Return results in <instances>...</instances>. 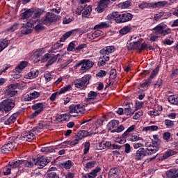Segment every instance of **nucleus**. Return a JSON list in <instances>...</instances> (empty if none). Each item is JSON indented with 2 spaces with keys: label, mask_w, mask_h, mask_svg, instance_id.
Masks as SVG:
<instances>
[{
  "label": "nucleus",
  "mask_w": 178,
  "mask_h": 178,
  "mask_svg": "<svg viewBox=\"0 0 178 178\" xmlns=\"http://www.w3.org/2000/svg\"><path fill=\"white\" fill-rule=\"evenodd\" d=\"M98 92L90 91L88 94V97L86 98V102H89L90 104H97L98 102Z\"/></svg>",
  "instance_id": "f3484780"
},
{
  "label": "nucleus",
  "mask_w": 178,
  "mask_h": 178,
  "mask_svg": "<svg viewBox=\"0 0 178 178\" xmlns=\"http://www.w3.org/2000/svg\"><path fill=\"white\" fill-rule=\"evenodd\" d=\"M20 84L19 83H13L8 86L6 90V94L8 97H15L16 94H17V87H19Z\"/></svg>",
  "instance_id": "2eb2a0df"
},
{
  "label": "nucleus",
  "mask_w": 178,
  "mask_h": 178,
  "mask_svg": "<svg viewBox=\"0 0 178 178\" xmlns=\"http://www.w3.org/2000/svg\"><path fill=\"white\" fill-rule=\"evenodd\" d=\"M170 5H172V3H168L166 1H162L156 3H153V8H165V6H169Z\"/></svg>",
  "instance_id": "393cba45"
},
{
  "label": "nucleus",
  "mask_w": 178,
  "mask_h": 178,
  "mask_svg": "<svg viewBox=\"0 0 178 178\" xmlns=\"http://www.w3.org/2000/svg\"><path fill=\"white\" fill-rule=\"evenodd\" d=\"M177 172V170L171 169L168 171V173H169L171 178H176V177H178V172L176 173ZM175 173H176V174H175Z\"/></svg>",
  "instance_id": "864d4df0"
},
{
  "label": "nucleus",
  "mask_w": 178,
  "mask_h": 178,
  "mask_svg": "<svg viewBox=\"0 0 178 178\" xmlns=\"http://www.w3.org/2000/svg\"><path fill=\"white\" fill-rule=\"evenodd\" d=\"M35 135L33 133V131H26L21 135V140L22 141H30V140H34Z\"/></svg>",
  "instance_id": "412c9836"
},
{
  "label": "nucleus",
  "mask_w": 178,
  "mask_h": 178,
  "mask_svg": "<svg viewBox=\"0 0 178 178\" xmlns=\"http://www.w3.org/2000/svg\"><path fill=\"white\" fill-rule=\"evenodd\" d=\"M152 83V79L151 78H149L147 80H145L143 83L140 84V87H142V88H144L145 87H149Z\"/></svg>",
  "instance_id": "3c124183"
},
{
  "label": "nucleus",
  "mask_w": 178,
  "mask_h": 178,
  "mask_svg": "<svg viewBox=\"0 0 178 178\" xmlns=\"http://www.w3.org/2000/svg\"><path fill=\"white\" fill-rule=\"evenodd\" d=\"M34 23L31 21H28L26 24H24L23 26L21 27V33L22 34H30L31 31H33V26H34Z\"/></svg>",
  "instance_id": "dca6fc26"
},
{
  "label": "nucleus",
  "mask_w": 178,
  "mask_h": 178,
  "mask_svg": "<svg viewBox=\"0 0 178 178\" xmlns=\"http://www.w3.org/2000/svg\"><path fill=\"white\" fill-rule=\"evenodd\" d=\"M15 148V142H11L3 145L0 149L1 154H8Z\"/></svg>",
  "instance_id": "a211bd4d"
},
{
  "label": "nucleus",
  "mask_w": 178,
  "mask_h": 178,
  "mask_svg": "<svg viewBox=\"0 0 178 178\" xmlns=\"http://www.w3.org/2000/svg\"><path fill=\"white\" fill-rule=\"evenodd\" d=\"M107 27H109V24H108V23L102 22L100 24L95 25L94 29L95 30H97V29H107Z\"/></svg>",
  "instance_id": "de8ad7c7"
},
{
  "label": "nucleus",
  "mask_w": 178,
  "mask_h": 178,
  "mask_svg": "<svg viewBox=\"0 0 178 178\" xmlns=\"http://www.w3.org/2000/svg\"><path fill=\"white\" fill-rule=\"evenodd\" d=\"M98 132H91L86 130L81 131L76 135V137L79 138V140H83L84 137H88V136H92V134H97Z\"/></svg>",
  "instance_id": "4be33fe9"
},
{
  "label": "nucleus",
  "mask_w": 178,
  "mask_h": 178,
  "mask_svg": "<svg viewBox=\"0 0 178 178\" xmlns=\"http://www.w3.org/2000/svg\"><path fill=\"white\" fill-rule=\"evenodd\" d=\"M13 77L15 79H20V77H22V72L20 71H16V70H14Z\"/></svg>",
  "instance_id": "680f3d73"
},
{
  "label": "nucleus",
  "mask_w": 178,
  "mask_h": 178,
  "mask_svg": "<svg viewBox=\"0 0 178 178\" xmlns=\"http://www.w3.org/2000/svg\"><path fill=\"white\" fill-rule=\"evenodd\" d=\"M74 163H73V161L68 160L63 163H61L62 168H64V169H70L72 166H73Z\"/></svg>",
  "instance_id": "ea45409f"
},
{
  "label": "nucleus",
  "mask_w": 178,
  "mask_h": 178,
  "mask_svg": "<svg viewBox=\"0 0 178 178\" xmlns=\"http://www.w3.org/2000/svg\"><path fill=\"white\" fill-rule=\"evenodd\" d=\"M113 52H115V47L113 46L106 47L100 50L101 56L106 58V60H109V56Z\"/></svg>",
  "instance_id": "4468645a"
},
{
  "label": "nucleus",
  "mask_w": 178,
  "mask_h": 178,
  "mask_svg": "<svg viewBox=\"0 0 178 178\" xmlns=\"http://www.w3.org/2000/svg\"><path fill=\"white\" fill-rule=\"evenodd\" d=\"M139 9H145V8H153V3H147L143 2L140 4H138Z\"/></svg>",
  "instance_id": "79ce46f5"
},
{
  "label": "nucleus",
  "mask_w": 178,
  "mask_h": 178,
  "mask_svg": "<svg viewBox=\"0 0 178 178\" xmlns=\"http://www.w3.org/2000/svg\"><path fill=\"white\" fill-rule=\"evenodd\" d=\"M159 127L156 125H152L149 127H145L143 128V130L145 131H156L158 130Z\"/></svg>",
  "instance_id": "a18cd8bd"
},
{
  "label": "nucleus",
  "mask_w": 178,
  "mask_h": 178,
  "mask_svg": "<svg viewBox=\"0 0 178 178\" xmlns=\"http://www.w3.org/2000/svg\"><path fill=\"white\" fill-rule=\"evenodd\" d=\"M164 123H165L167 129H172V127H173L175 126V123L173 122V121H172L170 120H165L164 121Z\"/></svg>",
  "instance_id": "4d7b16f0"
},
{
  "label": "nucleus",
  "mask_w": 178,
  "mask_h": 178,
  "mask_svg": "<svg viewBox=\"0 0 178 178\" xmlns=\"http://www.w3.org/2000/svg\"><path fill=\"white\" fill-rule=\"evenodd\" d=\"M49 162H51L49 159L42 156L41 157H38L37 159H35V166H38V169H42V168L47 166Z\"/></svg>",
  "instance_id": "ddd939ff"
},
{
  "label": "nucleus",
  "mask_w": 178,
  "mask_h": 178,
  "mask_svg": "<svg viewBox=\"0 0 178 178\" xmlns=\"http://www.w3.org/2000/svg\"><path fill=\"white\" fill-rule=\"evenodd\" d=\"M22 165H24L25 168H33L35 165V159H31L28 161H23Z\"/></svg>",
  "instance_id": "c9c22d12"
},
{
  "label": "nucleus",
  "mask_w": 178,
  "mask_h": 178,
  "mask_svg": "<svg viewBox=\"0 0 178 178\" xmlns=\"http://www.w3.org/2000/svg\"><path fill=\"white\" fill-rule=\"evenodd\" d=\"M44 14V8L32 9V18L29 19L34 24L38 23V19Z\"/></svg>",
  "instance_id": "9b49d317"
},
{
  "label": "nucleus",
  "mask_w": 178,
  "mask_h": 178,
  "mask_svg": "<svg viewBox=\"0 0 178 178\" xmlns=\"http://www.w3.org/2000/svg\"><path fill=\"white\" fill-rule=\"evenodd\" d=\"M28 63L26 61H22L16 67L15 72H23L27 67Z\"/></svg>",
  "instance_id": "72a5a7b5"
},
{
  "label": "nucleus",
  "mask_w": 178,
  "mask_h": 178,
  "mask_svg": "<svg viewBox=\"0 0 178 178\" xmlns=\"http://www.w3.org/2000/svg\"><path fill=\"white\" fill-rule=\"evenodd\" d=\"M45 106V104L44 103H36L32 106L33 111H35L32 114H31V119H34V118H37L41 112L44 111V107Z\"/></svg>",
  "instance_id": "6e6552de"
},
{
  "label": "nucleus",
  "mask_w": 178,
  "mask_h": 178,
  "mask_svg": "<svg viewBox=\"0 0 178 178\" xmlns=\"http://www.w3.org/2000/svg\"><path fill=\"white\" fill-rule=\"evenodd\" d=\"M102 34V31L97 30L92 33H88V38H89V40H95V38H98V37H100Z\"/></svg>",
  "instance_id": "473e14b6"
},
{
  "label": "nucleus",
  "mask_w": 178,
  "mask_h": 178,
  "mask_svg": "<svg viewBox=\"0 0 178 178\" xmlns=\"http://www.w3.org/2000/svg\"><path fill=\"white\" fill-rule=\"evenodd\" d=\"M164 15H165V12H163V11L157 13L156 14L154 15V16L153 17L154 22H159V19L161 17H163Z\"/></svg>",
  "instance_id": "37998d69"
},
{
  "label": "nucleus",
  "mask_w": 178,
  "mask_h": 178,
  "mask_svg": "<svg viewBox=\"0 0 178 178\" xmlns=\"http://www.w3.org/2000/svg\"><path fill=\"white\" fill-rule=\"evenodd\" d=\"M41 152H54V147H42L40 149Z\"/></svg>",
  "instance_id": "69168bd1"
},
{
  "label": "nucleus",
  "mask_w": 178,
  "mask_h": 178,
  "mask_svg": "<svg viewBox=\"0 0 178 178\" xmlns=\"http://www.w3.org/2000/svg\"><path fill=\"white\" fill-rule=\"evenodd\" d=\"M119 173H120L119 168H111L108 172V176L110 177L116 178L118 177V176H119Z\"/></svg>",
  "instance_id": "c85d7f7f"
},
{
  "label": "nucleus",
  "mask_w": 178,
  "mask_h": 178,
  "mask_svg": "<svg viewBox=\"0 0 178 178\" xmlns=\"http://www.w3.org/2000/svg\"><path fill=\"white\" fill-rule=\"evenodd\" d=\"M47 178H59V175L55 172H48L46 176Z\"/></svg>",
  "instance_id": "e2e57ef3"
},
{
  "label": "nucleus",
  "mask_w": 178,
  "mask_h": 178,
  "mask_svg": "<svg viewBox=\"0 0 178 178\" xmlns=\"http://www.w3.org/2000/svg\"><path fill=\"white\" fill-rule=\"evenodd\" d=\"M108 20L115 19L116 23H126V22H130L133 19V15L130 13H124L119 14L118 12H114L109 14L107 16Z\"/></svg>",
  "instance_id": "7ed1b4c3"
},
{
  "label": "nucleus",
  "mask_w": 178,
  "mask_h": 178,
  "mask_svg": "<svg viewBox=\"0 0 178 178\" xmlns=\"http://www.w3.org/2000/svg\"><path fill=\"white\" fill-rule=\"evenodd\" d=\"M19 29V24L15 23L13 26H11L10 28L7 29V31H10L11 33H13V31H15V30H17Z\"/></svg>",
  "instance_id": "bf43d9fd"
},
{
  "label": "nucleus",
  "mask_w": 178,
  "mask_h": 178,
  "mask_svg": "<svg viewBox=\"0 0 178 178\" xmlns=\"http://www.w3.org/2000/svg\"><path fill=\"white\" fill-rule=\"evenodd\" d=\"M116 74H117L116 70L115 69L111 70L110 71L109 79H111V80H115V79H116Z\"/></svg>",
  "instance_id": "774afa93"
},
{
  "label": "nucleus",
  "mask_w": 178,
  "mask_h": 178,
  "mask_svg": "<svg viewBox=\"0 0 178 178\" xmlns=\"http://www.w3.org/2000/svg\"><path fill=\"white\" fill-rule=\"evenodd\" d=\"M94 63H95L90 59H83L79 61V63L75 65V67H80L81 66L79 69L80 73H86L87 70H90V69L94 66Z\"/></svg>",
  "instance_id": "423d86ee"
},
{
  "label": "nucleus",
  "mask_w": 178,
  "mask_h": 178,
  "mask_svg": "<svg viewBox=\"0 0 178 178\" xmlns=\"http://www.w3.org/2000/svg\"><path fill=\"white\" fill-rule=\"evenodd\" d=\"M154 140H152V144L149 143V147H157V152L159 151V147H161V140L158 138V135L153 136Z\"/></svg>",
  "instance_id": "a878e982"
},
{
  "label": "nucleus",
  "mask_w": 178,
  "mask_h": 178,
  "mask_svg": "<svg viewBox=\"0 0 178 178\" xmlns=\"http://www.w3.org/2000/svg\"><path fill=\"white\" fill-rule=\"evenodd\" d=\"M168 102L173 105H177V97L175 96H169Z\"/></svg>",
  "instance_id": "13d9d810"
},
{
  "label": "nucleus",
  "mask_w": 178,
  "mask_h": 178,
  "mask_svg": "<svg viewBox=\"0 0 178 178\" xmlns=\"http://www.w3.org/2000/svg\"><path fill=\"white\" fill-rule=\"evenodd\" d=\"M15 100L6 99L0 103V112L8 113L15 108Z\"/></svg>",
  "instance_id": "39448f33"
},
{
  "label": "nucleus",
  "mask_w": 178,
  "mask_h": 178,
  "mask_svg": "<svg viewBox=\"0 0 178 178\" xmlns=\"http://www.w3.org/2000/svg\"><path fill=\"white\" fill-rule=\"evenodd\" d=\"M141 140H143V138L140 137V135L134 133L131 134V138H129V141H131L132 143L140 141Z\"/></svg>",
  "instance_id": "a19ab883"
},
{
  "label": "nucleus",
  "mask_w": 178,
  "mask_h": 178,
  "mask_svg": "<svg viewBox=\"0 0 178 178\" xmlns=\"http://www.w3.org/2000/svg\"><path fill=\"white\" fill-rule=\"evenodd\" d=\"M69 109L70 115H73V113L83 115L86 112V106L83 104L71 105Z\"/></svg>",
  "instance_id": "9d476101"
},
{
  "label": "nucleus",
  "mask_w": 178,
  "mask_h": 178,
  "mask_svg": "<svg viewBox=\"0 0 178 178\" xmlns=\"http://www.w3.org/2000/svg\"><path fill=\"white\" fill-rule=\"evenodd\" d=\"M109 130H111V131H113V130H116L118 129V126H119V121L116 120H111L108 124Z\"/></svg>",
  "instance_id": "7c9ffc66"
},
{
  "label": "nucleus",
  "mask_w": 178,
  "mask_h": 178,
  "mask_svg": "<svg viewBox=\"0 0 178 178\" xmlns=\"http://www.w3.org/2000/svg\"><path fill=\"white\" fill-rule=\"evenodd\" d=\"M80 140L81 139H80L79 137L76 136L74 140L65 142L64 144H67V145H71V146L77 145V143H79Z\"/></svg>",
  "instance_id": "8fccbe9b"
},
{
  "label": "nucleus",
  "mask_w": 178,
  "mask_h": 178,
  "mask_svg": "<svg viewBox=\"0 0 178 178\" xmlns=\"http://www.w3.org/2000/svg\"><path fill=\"white\" fill-rule=\"evenodd\" d=\"M173 155H176V152L173 150H169L165 153L163 158H169V156H173Z\"/></svg>",
  "instance_id": "0e129e2a"
},
{
  "label": "nucleus",
  "mask_w": 178,
  "mask_h": 178,
  "mask_svg": "<svg viewBox=\"0 0 178 178\" xmlns=\"http://www.w3.org/2000/svg\"><path fill=\"white\" fill-rule=\"evenodd\" d=\"M134 130H136V125H131L122 134V138H127V136H130V134L133 133Z\"/></svg>",
  "instance_id": "cd10ccee"
},
{
  "label": "nucleus",
  "mask_w": 178,
  "mask_h": 178,
  "mask_svg": "<svg viewBox=\"0 0 178 178\" xmlns=\"http://www.w3.org/2000/svg\"><path fill=\"white\" fill-rule=\"evenodd\" d=\"M49 58H51V54L47 53L46 54H44V56H42L39 59H35L34 62L35 63H38V62H41L42 63H44L45 62L48 61V59H49Z\"/></svg>",
  "instance_id": "f704fd0d"
},
{
  "label": "nucleus",
  "mask_w": 178,
  "mask_h": 178,
  "mask_svg": "<svg viewBox=\"0 0 178 178\" xmlns=\"http://www.w3.org/2000/svg\"><path fill=\"white\" fill-rule=\"evenodd\" d=\"M117 0H100L98 6L96 8V12L98 13H102V12L109 6V5H112L113 2H115Z\"/></svg>",
  "instance_id": "1a4fd4ad"
},
{
  "label": "nucleus",
  "mask_w": 178,
  "mask_h": 178,
  "mask_svg": "<svg viewBox=\"0 0 178 178\" xmlns=\"http://www.w3.org/2000/svg\"><path fill=\"white\" fill-rule=\"evenodd\" d=\"M13 168H10V165L6 166L3 169V174L5 176H8V175H10V172H12Z\"/></svg>",
  "instance_id": "338daca9"
},
{
  "label": "nucleus",
  "mask_w": 178,
  "mask_h": 178,
  "mask_svg": "<svg viewBox=\"0 0 178 178\" xmlns=\"http://www.w3.org/2000/svg\"><path fill=\"white\" fill-rule=\"evenodd\" d=\"M106 62H109V60H106V58H103L102 56H100L99 62L97 63L98 66H105Z\"/></svg>",
  "instance_id": "49530a36"
},
{
  "label": "nucleus",
  "mask_w": 178,
  "mask_h": 178,
  "mask_svg": "<svg viewBox=\"0 0 178 178\" xmlns=\"http://www.w3.org/2000/svg\"><path fill=\"white\" fill-rule=\"evenodd\" d=\"M9 42L6 40H3L0 41V52H2L6 47H8Z\"/></svg>",
  "instance_id": "09e8293b"
},
{
  "label": "nucleus",
  "mask_w": 178,
  "mask_h": 178,
  "mask_svg": "<svg viewBox=\"0 0 178 178\" xmlns=\"http://www.w3.org/2000/svg\"><path fill=\"white\" fill-rule=\"evenodd\" d=\"M90 79H91V75L86 74L81 79H77L74 83L76 88H79L80 90H83L86 84H87V83L90 81Z\"/></svg>",
  "instance_id": "f8f14e48"
},
{
  "label": "nucleus",
  "mask_w": 178,
  "mask_h": 178,
  "mask_svg": "<svg viewBox=\"0 0 178 178\" xmlns=\"http://www.w3.org/2000/svg\"><path fill=\"white\" fill-rule=\"evenodd\" d=\"M40 92L37 91L31 92L29 94H26L24 95V101L29 102L33 101V99H35V98H38L40 97Z\"/></svg>",
  "instance_id": "6ab92c4d"
},
{
  "label": "nucleus",
  "mask_w": 178,
  "mask_h": 178,
  "mask_svg": "<svg viewBox=\"0 0 178 178\" xmlns=\"http://www.w3.org/2000/svg\"><path fill=\"white\" fill-rule=\"evenodd\" d=\"M17 116H19L17 113L13 114L8 119H7L4 122V124H6V126H9L15 123V122H16V119H17Z\"/></svg>",
  "instance_id": "b1692460"
},
{
  "label": "nucleus",
  "mask_w": 178,
  "mask_h": 178,
  "mask_svg": "<svg viewBox=\"0 0 178 178\" xmlns=\"http://www.w3.org/2000/svg\"><path fill=\"white\" fill-rule=\"evenodd\" d=\"M81 4L78 6L76 9L77 15H81L82 12V17H88L90 15H91V12H92V7L91 6L86 5V3H88L90 0H81Z\"/></svg>",
  "instance_id": "20e7f679"
},
{
  "label": "nucleus",
  "mask_w": 178,
  "mask_h": 178,
  "mask_svg": "<svg viewBox=\"0 0 178 178\" xmlns=\"http://www.w3.org/2000/svg\"><path fill=\"white\" fill-rule=\"evenodd\" d=\"M95 165H97V161H90L86 164L85 168L86 169H92V168H95Z\"/></svg>",
  "instance_id": "5fc2aeb1"
},
{
  "label": "nucleus",
  "mask_w": 178,
  "mask_h": 178,
  "mask_svg": "<svg viewBox=\"0 0 178 178\" xmlns=\"http://www.w3.org/2000/svg\"><path fill=\"white\" fill-rule=\"evenodd\" d=\"M101 172V167H96L90 172L86 173L82 176L83 178H95L98 176V173Z\"/></svg>",
  "instance_id": "aec40b11"
},
{
  "label": "nucleus",
  "mask_w": 178,
  "mask_h": 178,
  "mask_svg": "<svg viewBox=\"0 0 178 178\" xmlns=\"http://www.w3.org/2000/svg\"><path fill=\"white\" fill-rule=\"evenodd\" d=\"M44 54H45V49H37V51H35L34 56L35 59H40L42 55H44Z\"/></svg>",
  "instance_id": "e433bc0d"
},
{
  "label": "nucleus",
  "mask_w": 178,
  "mask_h": 178,
  "mask_svg": "<svg viewBox=\"0 0 178 178\" xmlns=\"http://www.w3.org/2000/svg\"><path fill=\"white\" fill-rule=\"evenodd\" d=\"M124 113L127 115V116H132V115H134V111L131 110V108L128 106L124 108Z\"/></svg>",
  "instance_id": "c03bdc74"
},
{
  "label": "nucleus",
  "mask_w": 178,
  "mask_h": 178,
  "mask_svg": "<svg viewBox=\"0 0 178 178\" xmlns=\"http://www.w3.org/2000/svg\"><path fill=\"white\" fill-rule=\"evenodd\" d=\"M168 26L165 24L161 23L153 29L154 31L149 35V41L155 42L159 37H165L168 34L172 33V29L170 28L166 29Z\"/></svg>",
  "instance_id": "f257e3e1"
},
{
  "label": "nucleus",
  "mask_w": 178,
  "mask_h": 178,
  "mask_svg": "<svg viewBox=\"0 0 178 178\" xmlns=\"http://www.w3.org/2000/svg\"><path fill=\"white\" fill-rule=\"evenodd\" d=\"M144 147H140L138 150L136 151L135 154L136 161H141L145 156L149 155H154L158 152V147L156 146H149V143H146Z\"/></svg>",
  "instance_id": "f03ea898"
},
{
  "label": "nucleus",
  "mask_w": 178,
  "mask_h": 178,
  "mask_svg": "<svg viewBox=\"0 0 178 178\" xmlns=\"http://www.w3.org/2000/svg\"><path fill=\"white\" fill-rule=\"evenodd\" d=\"M70 119V114H61L56 118V120L59 122H69Z\"/></svg>",
  "instance_id": "2f4dec72"
},
{
  "label": "nucleus",
  "mask_w": 178,
  "mask_h": 178,
  "mask_svg": "<svg viewBox=\"0 0 178 178\" xmlns=\"http://www.w3.org/2000/svg\"><path fill=\"white\" fill-rule=\"evenodd\" d=\"M90 142L84 143L83 155H87V154H88V151H90Z\"/></svg>",
  "instance_id": "052dcab7"
},
{
  "label": "nucleus",
  "mask_w": 178,
  "mask_h": 178,
  "mask_svg": "<svg viewBox=\"0 0 178 178\" xmlns=\"http://www.w3.org/2000/svg\"><path fill=\"white\" fill-rule=\"evenodd\" d=\"M20 165H23V160H13V161L9 163L10 168L13 169H16L19 168Z\"/></svg>",
  "instance_id": "c756f323"
},
{
  "label": "nucleus",
  "mask_w": 178,
  "mask_h": 178,
  "mask_svg": "<svg viewBox=\"0 0 178 178\" xmlns=\"http://www.w3.org/2000/svg\"><path fill=\"white\" fill-rule=\"evenodd\" d=\"M70 35H72V31L66 32V33L63 35V37L60 38V42H65V41H66V40H67V38H69V37H70Z\"/></svg>",
  "instance_id": "603ef678"
},
{
  "label": "nucleus",
  "mask_w": 178,
  "mask_h": 178,
  "mask_svg": "<svg viewBox=\"0 0 178 178\" xmlns=\"http://www.w3.org/2000/svg\"><path fill=\"white\" fill-rule=\"evenodd\" d=\"M33 16V9H29L22 14L21 19H29Z\"/></svg>",
  "instance_id": "4c0bfd02"
},
{
  "label": "nucleus",
  "mask_w": 178,
  "mask_h": 178,
  "mask_svg": "<svg viewBox=\"0 0 178 178\" xmlns=\"http://www.w3.org/2000/svg\"><path fill=\"white\" fill-rule=\"evenodd\" d=\"M42 129H44V125L42 124H39L38 126H36L33 129L32 131H33V133H40Z\"/></svg>",
  "instance_id": "6e6d98bb"
},
{
  "label": "nucleus",
  "mask_w": 178,
  "mask_h": 178,
  "mask_svg": "<svg viewBox=\"0 0 178 178\" xmlns=\"http://www.w3.org/2000/svg\"><path fill=\"white\" fill-rule=\"evenodd\" d=\"M38 74H40L38 70L31 69V72L26 75V79H29L31 80L33 79H35V77H38Z\"/></svg>",
  "instance_id": "5701e85b"
},
{
  "label": "nucleus",
  "mask_w": 178,
  "mask_h": 178,
  "mask_svg": "<svg viewBox=\"0 0 178 178\" xmlns=\"http://www.w3.org/2000/svg\"><path fill=\"white\" fill-rule=\"evenodd\" d=\"M60 19V16L54 14L52 12H49L46 14L44 17L42 18V23L43 24H51V23H55Z\"/></svg>",
  "instance_id": "0eeeda50"
},
{
  "label": "nucleus",
  "mask_w": 178,
  "mask_h": 178,
  "mask_svg": "<svg viewBox=\"0 0 178 178\" xmlns=\"http://www.w3.org/2000/svg\"><path fill=\"white\" fill-rule=\"evenodd\" d=\"M111 146L112 143H111V142L103 141L97 145V149L102 150L106 148H110Z\"/></svg>",
  "instance_id": "bb28decb"
},
{
  "label": "nucleus",
  "mask_w": 178,
  "mask_h": 178,
  "mask_svg": "<svg viewBox=\"0 0 178 178\" xmlns=\"http://www.w3.org/2000/svg\"><path fill=\"white\" fill-rule=\"evenodd\" d=\"M130 31H131V28L129 26H126L121 29L119 31V33L121 35H126V34L130 33Z\"/></svg>",
  "instance_id": "58836bf2"
}]
</instances>
